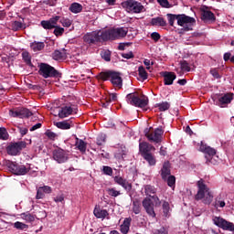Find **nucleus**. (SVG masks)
<instances>
[{"mask_svg":"<svg viewBox=\"0 0 234 234\" xmlns=\"http://www.w3.org/2000/svg\"><path fill=\"white\" fill-rule=\"evenodd\" d=\"M121 5L129 14H142L143 12H145V6L136 0H127L122 2Z\"/></svg>","mask_w":234,"mask_h":234,"instance_id":"5","label":"nucleus"},{"mask_svg":"<svg viewBox=\"0 0 234 234\" xmlns=\"http://www.w3.org/2000/svg\"><path fill=\"white\" fill-rule=\"evenodd\" d=\"M59 23H61L62 27L69 28L70 27V25H72V20H70L69 18H62L59 20Z\"/></svg>","mask_w":234,"mask_h":234,"instance_id":"47","label":"nucleus"},{"mask_svg":"<svg viewBox=\"0 0 234 234\" xmlns=\"http://www.w3.org/2000/svg\"><path fill=\"white\" fill-rule=\"evenodd\" d=\"M169 202L164 201L163 202V213L165 217H167V215H169Z\"/></svg>","mask_w":234,"mask_h":234,"instance_id":"52","label":"nucleus"},{"mask_svg":"<svg viewBox=\"0 0 234 234\" xmlns=\"http://www.w3.org/2000/svg\"><path fill=\"white\" fill-rule=\"evenodd\" d=\"M102 59L105 61H111V51L110 50H104L101 54Z\"/></svg>","mask_w":234,"mask_h":234,"instance_id":"49","label":"nucleus"},{"mask_svg":"<svg viewBox=\"0 0 234 234\" xmlns=\"http://www.w3.org/2000/svg\"><path fill=\"white\" fill-rule=\"evenodd\" d=\"M53 28H55L53 34L57 37H59V36H63V34L65 33V28H63V27H59L58 25H56V27H53Z\"/></svg>","mask_w":234,"mask_h":234,"instance_id":"41","label":"nucleus"},{"mask_svg":"<svg viewBox=\"0 0 234 234\" xmlns=\"http://www.w3.org/2000/svg\"><path fill=\"white\" fill-rule=\"evenodd\" d=\"M19 118H28L32 114V112L27 108H18Z\"/></svg>","mask_w":234,"mask_h":234,"instance_id":"37","label":"nucleus"},{"mask_svg":"<svg viewBox=\"0 0 234 234\" xmlns=\"http://www.w3.org/2000/svg\"><path fill=\"white\" fill-rule=\"evenodd\" d=\"M210 73L213 76V78H216L217 80L220 78V74H218V70H217L216 69H211Z\"/></svg>","mask_w":234,"mask_h":234,"instance_id":"63","label":"nucleus"},{"mask_svg":"<svg viewBox=\"0 0 234 234\" xmlns=\"http://www.w3.org/2000/svg\"><path fill=\"white\" fill-rule=\"evenodd\" d=\"M76 113L74 108L70 106H63L58 110V118L63 120L64 118H69L71 114Z\"/></svg>","mask_w":234,"mask_h":234,"instance_id":"19","label":"nucleus"},{"mask_svg":"<svg viewBox=\"0 0 234 234\" xmlns=\"http://www.w3.org/2000/svg\"><path fill=\"white\" fill-rule=\"evenodd\" d=\"M152 198H153V200H154V202L156 207L162 205V201H160V198L158 197V196L154 195V196H152Z\"/></svg>","mask_w":234,"mask_h":234,"instance_id":"61","label":"nucleus"},{"mask_svg":"<svg viewBox=\"0 0 234 234\" xmlns=\"http://www.w3.org/2000/svg\"><path fill=\"white\" fill-rule=\"evenodd\" d=\"M151 37H152V39H154V41H155V43L157 42V41H159L160 40V35L158 34V32H154V33H152L151 34Z\"/></svg>","mask_w":234,"mask_h":234,"instance_id":"62","label":"nucleus"},{"mask_svg":"<svg viewBox=\"0 0 234 234\" xmlns=\"http://www.w3.org/2000/svg\"><path fill=\"white\" fill-rule=\"evenodd\" d=\"M0 140H8V132L5 128H0Z\"/></svg>","mask_w":234,"mask_h":234,"instance_id":"48","label":"nucleus"},{"mask_svg":"<svg viewBox=\"0 0 234 234\" xmlns=\"http://www.w3.org/2000/svg\"><path fill=\"white\" fill-rule=\"evenodd\" d=\"M169 107H171V105L168 102H163L158 104V109L162 112H164L165 111H168Z\"/></svg>","mask_w":234,"mask_h":234,"instance_id":"50","label":"nucleus"},{"mask_svg":"<svg viewBox=\"0 0 234 234\" xmlns=\"http://www.w3.org/2000/svg\"><path fill=\"white\" fill-rule=\"evenodd\" d=\"M108 195H110V197H113L114 198H116V197H120V195H122V192L116 190V188H109Z\"/></svg>","mask_w":234,"mask_h":234,"instance_id":"45","label":"nucleus"},{"mask_svg":"<svg viewBox=\"0 0 234 234\" xmlns=\"http://www.w3.org/2000/svg\"><path fill=\"white\" fill-rule=\"evenodd\" d=\"M197 193L195 196L196 200H203L204 204L209 206L213 202V193L206 185L204 179L197 182Z\"/></svg>","mask_w":234,"mask_h":234,"instance_id":"1","label":"nucleus"},{"mask_svg":"<svg viewBox=\"0 0 234 234\" xmlns=\"http://www.w3.org/2000/svg\"><path fill=\"white\" fill-rule=\"evenodd\" d=\"M20 217L23 218V220H26V222H34V220H36V216L30 214L29 212L22 213Z\"/></svg>","mask_w":234,"mask_h":234,"instance_id":"39","label":"nucleus"},{"mask_svg":"<svg viewBox=\"0 0 234 234\" xmlns=\"http://www.w3.org/2000/svg\"><path fill=\"white\" fill-rule=\"evenodd\" d=\"M131 218H127L124 219L123 224L121 225V232L122 234L129 233V229L131 228Z\"/></svg>","mask_w":234,"mask_h":234,"instance_id":"30","label":"nucleus"},{"mask_svg":"<svg viewBox=\"0 0 234 234\" xmlns=\"http://www.w3.org/2000/svg\"><path fill=\"white\" fill-rule=\"evenodd\" d=\"M83 41L88 45H100V43H105V41H107L106 31L105 29H99L87 33L83 37Z\"/></svg>","mask_w":234,"mask_h":234,"instance_id":"2","label":"nucleus"},{"mask_svg":"<svg viewBox=\"0 0 234 234\" xmlns=\"http://www.w3.org/2000/svg\"><path fill=\"white\" fill-rule=\"evenodd\" d=\"M69 12L72 14H80L83 11V5L80 3H72L69 7Z\"/></svg>","mask_w":234,"mask_h":234,"instance_id":"26","label":"nucleus"},{"mask_svg":"<svg viewBox=\"0 0 234 234\" xmlns=\"http://www.w3.org/2000/svg\"><path fill=\"white\" fill-rule=\"evenodd\" d=\"M93 215L96 217V218H101L103 220V218H105L106 217H109V212L96 206L93 210Z\"/></svg>","mask_w":234,"mask_h":234,"instance_id":"23","label":"nucleus"},{"mask_svg":"<svg viewBox=\"0 0 234 234\" xmlns=\"http://www.w3.org/2000/svg\"><path fill=\"white\" fill-rule=\"evenodd\" d=\"M107 41H114L116 39H122L129 32L128 27H112L105 29Z\"/></svg>","mask_w":234,"mask_h":234,"instance_id":"4","label":"nucleus"},{"mask_svg":"<svg viewBox=\"0 0 234 234\" xmlns=\"http://www.w3.org/2000/svg\"><path fill=\"white\" fill-rule=\"evenodd\" d=\"M195 23H197V21L191 16L177 15V25H179V27H183V30L185 32L193 30V25H195Z\"/></svg>","mask_w":234,"mask_h":234,"instance_id":"8","label":"nucleus"},{"mask_svg":"<svg viewBox=\"0 0 234 234\" xmlns=\"http://www.w3.org/2000/svg\"><path fill=\"white\" fill-rule=\"evenodd\" d=\"M154 234H167V230L165 228H161L160 229L155 230Z\"/></svg>","mask_w":234,"mask_h":234,"instance_id":"64","label":"nucleus"},{"mask_svg":"<svg viewBox=\"0 0 234 234\" xmlns=\"http://www.w3.org/2000/svg\"><path fill=\"white\" fill-rule=\"evenodd\" d=\"M144 189L146 197H153V196L156 195V187H154V186L145 185L144 186Z\"/></svg>","mask_w":234,"mask_h":234,"instance_id":"31","label":"nucleus"},{"mask_svg":"<svg viewBox=\"0 0 234 234\" xmlns=\"http://www.w3.org/2000/svg\"><path fill=\"white\" fill-rule=\"evenodd\" d=\"M40 189H42L44 195H49V193H52V187L48 186H40Z\"/></svg>","mask_w":234,"mask_h":234,"instance_id":"58","label":"nucleus"},{"mask_svg":"<svg viewBox=\"0 0 234 234\" xmlns=\"http://www.w3.org/2000/svg\"><path fill=\"white\" fill-rule=\"evenodd\" d=\"M167 17L170 27L175 25V21H178V15L167 14Z\"/></svg>","mask_w":234,"mask_h":234,"instance_id":"43","label":"nucleus"},{"mask_svg":"<svg viewBox=\"0 0 234 234\" xmlns=\"http://www.w3.org/2000/svg\"><path fill=\"white\" fill-rule=\"evenodd\" d=\"M138 73L141 80H147L148 78L147 71L145 70V68H144V66H140L138 68Z\"/></svg>","mask_w":234,"mask_h":234,"instance_id":"40","label":"nucleus"},{"mask_svg":"<svg viewBox=\"0 0 234 234\" xmlns=\"http://www.w3.org/2000/svg\"><path fill=\"white\" fill-rule=\"evenodd\" d=\"M143 158L147 162L148 165H156V157L154 156V154H146L143 155Z\"/></svg>","mask_w":234,"mask_h":234,"instance_id":"29","label":"nucleus"},{"mask_svg":"<svg viewBox=\"0 0 234 234\" xmlns=\"http://www.w3.org/2000/svg\"><path fill=\"white\" fill-rule=\"evenodd\" d=\"M212 220H213L215 226H217L218 228H220L224 231H232V233L234 234L233 222H229V221L226 220L225 218H223L221 217H217V216L213 217Z\"/></svg>","mask_w":234,"mask_h":234,"instance_id":"10","label":"nucleus"},{"mask_svg":"<svg viewBox=\"0 0 234 234\" xmlns=\"http://www.w3.org/2000/svg\"><path fill=\"white\" fill-rule=\"evenodd\" d=\"M61 17L59 16H56L49 20H42L40 22L41 27L45 28V30H52L58 25V21H59Z\"/></svg>","mask_w":234,"mask_h":234,"instance_id":"16","label":"nucleus"},{"mask_svg":"<svg viewBox=\"0 0 234 234\" xmlns=\"http://www.w3.org/2000/svg\"><path fill=\"white\" fill-rule=\"evenodd\" d=\"M106 100L110 102V103H114L115 101H118V95L116 93H111Z\"/></svg>","mask_w":234,"mask_h":234,"instance_id":"51","label":"nucleus"},{"mask_svg":"<svg viewBox=\"0 0 234 234\" xmlns=\"http://www.w3.org/2000/svg\"><path fill=\"white\" fill-rule=\"evenodd\" d=\"M133 211L135 215H140V205L136 204V202H133Z\"/></svg>","mask_w":234,"mask_h":234,"instance_id":"60","label":"nucleus"},{"mask_svg":"<svg viewBox=\"0 0 234 234\" xmlns=\"http://www.w3.org/2000/svg\"><path fill=\"white\" fill-rule=\"evenodd\" d=\"M14 228H16V229H28V225L16 221L14 223Z\"/></svg>","mask_w":234,"mask_h":234,"instance_id":"44","label":"nucleus"},{"mask_svg":"<svg viewBox=\"0 0 234 234\" xmlns=\"http://www.w3.org/2000/svg\"><path fill=\"white\" fill-rule=\"evenodd\" d=\"M144 135L147 138L148 142H153L154 144L162 143V138L164 136V129L162 126H159L156 129L145 128Z\"/></svg>","mask_w":234,"mask_h":234,"instance_id":"6","label":"nucleus"},{"mask_svg":"<svg viewBox=\"0 0 234 234\" xmlns=\"http://www.w3.org/2000/svg\"><path fill=\"white\" fill-rule=\"evenodd\" d=\"M27 148V142L25 141H20L17 143H11L7 147H6V152L7 154H10L11 156H17L23 149Z\"/></svg>","mask_w":234,"mask_h":234,"instance_id":"11","label":"nucleus"},{"mask_svg":"<svg viewBox=\"0 0 234 234\" xmlns=\"http://www.w3.org/2000/svg\"><path fill=\"white\" fill-rule=\"evenodd\" d=\"M152 27H165L167 23L163 17H155L151 20Z\"/></svg>","mask_w":234,"mask_h":234,"instance_id":"32","label":"nucleus"},{"mask_svg":"<svg viewBox=\"0 0 234 234\" xmlns=\"http://www.w3.org/2000/svg\"><path fill=\"white\" fill-rule=\"evenodd\" d=\"M201 19L203 21H215V14L211 11L203 10L201 13Z\"/></svg>","mask_w":234,"mask_h":234,"instance_id":"28","label":"nucleus"},{"mask_svg":"<svg viewBox=\"0 0 234 234\" xmlns=\"http://www.w3.org/2000/svg\"><path fill=\"white\" fill-rule=\"evenodd\" d=\"M45 134L49 138V140H56L58 138V134L50 130H47Z\"/></svg>","mask_w":234,"mask_h":234,"instance_id":"53","label":"nucleus"},{"mask_svg":"<svg viewBox=\"0 0 234 234\" xmlns=\"http://www.w3.org/2000/svg\"><path fill=\"white\" fill-rule=\"evenodd\" d=\"M9 116H12V118H19V108L10 110Z\"/></svg>","mask_w":234,"mask_h":234,"instance_id":"57","label":"nucleus"},{"mask_svg":"<svg viewBox=\"0 0 234 234\" xmlns=\"http://www.w3.org/2000/svg\"><path fill=\"white\" fill-rule=\"evenodd\" d=\"M70 123L71 122H69L68 121H63V122H54V125H56L58 129L68 130V129H70V127H72Z\"/></svg>","mask_w":234,"mask_h":234,"instance_id":"35","label":"nucleus"},{"mask_svg":"<svg viewBox=\"0 0 234 234\" xmlns=\"http://www.w3.org/2000/svg\"><path fill=\"white\" fill-rule=\"evenodd\" d=\"M233 93H225L221 94V97L218 99V105L221 108L226 107L228 104L231 103L233 101Z\"/></svg>","mask_w":234,"mask_h":234,"instance_id":"18","label":"nucleus"},{"mask_svg":"<svg viewBox=\"0 0 234 234\" xmlns=\"http://www.w3.org/2000/svg\"><path fill=\"white\" fill-rule=\"evenodd\" d=\"M115 158L118 159L119 161L124 160L125 156H127V148L123 145L120 146L114 154Z\"/></svg>","mask_w":234,"mask_h":234,"instance_id":"24","label":"nucleus"},{"mask_svg":"<svg viewBox=\"0 0 234 234\" xmlns=\"http://www.w3.org/2000/svg\"><path fill=\"white\" fill-rule=\"evenodd\" d=\"M105 140H107V135L101 133L97 137V144L98 145H103L105 144Z\"/></svg>","mask_w":234,"mask_h":234,"instance_id":"46","label":"nucleus"},{"mask_svg":"<svg viewBox=\"0 0 234 234\" xmlns=\"http://www.w3.org/2000/svg\"><path fill=\"white\" fill-rule=\"evenodd\" d=\"M52 158L57 164H65V162H69V152L57 148L52 153Z\"/></svg>","mask_w":234,"mask_h":234,"instance_id":"12","label":"nucleus"},{"mask_svg":"<svg viewBox=\"0 0 234 234\" xmlns=\"http://www.w3.org/2000/svg\"><path fill=\"white\" fill-rule=\"evenodd\" d=\"M30 48L33 49V52H39L45 48V42L34 41L30 44Z\"/></svg>","mask_w":234,"mask_h":234,"instance_id":"33","label":"nucleus"},{"mask_svg":"<svg viewBox=\"0 0 234 234\" xmlns=\"http://www.w3.org/2000/svg\"><path fill=\"white\" fill-rule=\"evenodd\" d=\"M36 198L37 200H41V198H45V193L43 192V188H41V186L37 189Z\"/></svg>","mask_w":234,"mask_h":234,"instance_id":"54","label":"nucleus"},{"mask_svg":"<svg viewBox=\"0 0 234 234\" xmlns=\"http://www.w3.org/2000/svg\"><path fill=\"white\" fill-rule=\"evenodd\" d=\"M143 207L144 208L145 212L149 217L154 218L156 217V212H154V203L149 197H145L143 202Z\"/></svg>","mask_w":234,"mask_h":234,"instance_id":"13","label":"nucleus"},{"mask_svg":"<svg viewBox=\"0 0 234 234\" xmlns=\"http://www.w3.org/2000/svg\"><path fill=\"white\" fill-rule=\"evenodd\" d=\"M102 173L108 176H112V168L111 166H102Z\"/></svg>","mask_w":234,"mask_h":234,"instance_id":"55","label":"nucleus"},{"mask_svg":"<svg viewBox=\"0 0 234 234\" xmlns=\"http://www.w3.org/2000/svg\"><path fill=\"white\" fill-rule=\"evenodd\" d=\"M161 176L163 180H167L168 176H171V165L169 162H165L161 169Z\"/></svg>","mask_w":234,"mask_h":234,"instance_id":"21","label":"nucleus"},{"mask_svg":"<svg viewBox=\"0 0 234 234\" xmlns=\"http://www.w3.org/2000/svg\"><path fill=\"white\" fill-rule=\"evenodd\" d=\"M39 74L40 76H42L43 78H58V76H59V72H58V70H56V69H54V67L48 65V64H45V63H41L39 66Z\"/></svg>","mask_w":234,"mask_h":234,"instance_id":"9","label":"nucleus"},{"mask_svg":"<svg viewBox=\"0 0 234 234\" xmlns=\"http://www.w3.org/2000/svg\"><path fill=\"white\" fill-rule=\"evenodd\" d=\"M157 3H159L160 6L163 8H171V5L168 0H157Z\"/></svg>","mask_w":234,"mask_h":234,"instance_id":"56","label":"nucleus"},{"mask_svg":"<svg viewBox=\"0 0 234 234\" xmlns=\"http://www.w3.org/2000/svg\"><path fill=\"white\" fill-rule=\"evenodd\" d=\"M166 182L169 187H172L173 189H175V184H176V178L175 177V176H169L166 178Z\"/></svg>","mask_w":234,"mask_h":234,"instance_id":"42","label":"nucleus"},{"mask_svg":"<svg viewBox=\"0 0 234 234\" xmlns=\"http://www.w3.org/2000/svg\"><path fill=\"white\" fill-rule=\"evenodd\" d=\"M113 182L117 184L118 186H121L127 193H130L133 189V184H131L127 179L120 176H115L113 177Z\"/></svg>","mask_w":234,"mask_h":234,"instance_id":"14","label":"nucleus"},{"mask_svg":"<svg viewBox=\"0 0 234 234\" xmlns=\"http://www.w3.org/2000/svg\"><path fill=\"white\" fill-rule=\"evenodd\" d=\"M182 71L183 72H191V67H189V63H187V61H183L181 62V70L178 71L177 70V74H179V76H182Z\"/></svg>","mask_w":234,"mask_h":234,"instance_id":"38","label":"nucleus"},{"mask_svg":"<svg viewBox=\"0 0 234 234\" xmlns=\"http://www.w3.org/2000/svg\"><path fill=\"white\" fill-rule=\"evenodd\" d=\"M8 167L10 170H12L14 175L23 176L28 173V168H27L25 165H17L14 163H9Z\"/></svg>","mask_w":234,"mask_h":234,"instance_id":"17","label":"nucleus"},{"mask_svg":"<svg viewBox=\"0 0 234 234\" xmlns=\"http://www.w3.org/2000/svg\"><path fill=\"white\" fill-rule=\"evenodd\" d=\"M36 218H37L38 220L41 219V218H47V212H45V210L39 211L37 214Z\"/></svg>","mask_w":234,"mask_h":234,"instance_id":"59","label":"nucleus"},{"mask_svg":"<svg viewBox=\"0 0 234 234\" xmlns=\"http://www.w3.org/2000/svg\"><path fill=\"white\" fill-rule=\"evenodd\" d=\"M163 76L165 85H173V82L176 80V75L174 72L165 71Z\"/></svg>","mask_w":234,"mask_h":234,"instance_id":"22","label":"nucleus"},{"mask_svg":"<svg viewBox=\"0 0 234 234\" xmlns=\"http://www.w3.org/2000/svg\"><path fill=\"white\" fill-rule=\"evenodd\" d=\"M76 147L80 151V153H85V151H87V144L78 137H76Z\"/></svg>","mask_w":234,"mask_h":234,"instance_id":"34","label":"nucleus"},{"mask_svg":"<svg viewBox=\"0 0 234 234\" xmlns=\"http://www.w3.org/2000/svg\"><path fill=\"white\" fill-rule=\"evenodd\" d=\"M139 151L141 153V156H144L145 154H153L154 151H156V148L147 142H142L139 144Z\"/></svg>","mask_w":234,"mask_h":234,"instance_id":"15","label":"nucleus"},{"mask_svg":"<svg viewBox=\"0 0 234 234\" xmlns=\"http://www.w3.org/2000/svg\"><path fill=\"white\" fill-rule=\"evenodd\" d=\"M199 151H201V153H205V154H207L208 156H215L217 154V150L211 148V146L204 144V143H201Z\"/></svg>","mask_w":234,"mask_h":234,"instance_id":"20","label":"nucleus"},{"mask_svg":"<svg viewBox=\"0 0 234 234\" xmlns=\"http://www.w3.org/2000/svg\"><path fill=\"white\" fill-rule=\"evenodd\" d=\"M9 27L14 32H17L18 30H21V28H27L25 23L19 21H12L9 24Z\"/></svg>","mask_w":234,"mask_h":234,"instance_id":"27","label":"nucleus"},{"mask_svg":"<svg viewBox=\"0 0 234 234\" xmlns=\"http://www.w3.org/2000/svg\"><path fill=\"white\" fill-rule=\"evenodd\" d=\"M52 58L56 61H59L61 59H67V51L65 49L62 50H55L52 53Z\"/></svg>","mask_w":234,"mask_h":234,"instance_id":"25","label":"nucleus"},{"mask_svg":"<svg viewBox=\"0 0 234 234\" xmlns=\"http://www.w3.org/2000/svg\"><path fill=\"white\" fill-rule=\"evenodd\" d=\"M101 79L104 80V81H107V80H109L113 87H118L119 89H122V77L118 72H115V71L101 72Z\"/></svg>","mask_w":234,"mask_h":234,"instance_id":"7","label":"nucleus"},{"mask_svg":"<svg viewBox=\"0 0 234 234\" xmlns=\"http://www.w3.org/2000/svg\"><path fill=\"white\" fill-rule=\"evenodd\" d=\"M126 101L130 105H133V107H140V109L147 107V104L149 103V99L146 96L140 97L137 92L127 94Z\"/></svg>","mask_w":234,"mask_h":234,"instance_id":"3","label":"nucleus"},{"mask_svg":"<svg viewBox=\"0 0 234 234\" xmlns=\"http://www.w3.org/2000/svg\"><path fill=\"white\" fill-rule=\"evenodd\" d=\"M22 59L24 63L28 65V67H32V56H30L28 51L22 52Z\"/></svg>","mask_w":234,"mask_h":234,"instance_id":"36","label":"nucleus"}]
</instances>
